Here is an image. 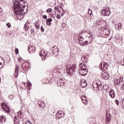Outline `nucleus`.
I'll return each instance as SVG.
<instances>
[{
	"label": "nucleus",
	"mask_w": 124,
	"mask_h": 124,
	"mask_svg": "<svg viewBox=\"0 0 124 124\" xmlns=\"http://www.w3.org/2000/svg\"><path fill=\"white\" fill-rule=\"evenodd\" d=\"M78 40L79 43L80 45H82L83 46H84V45H85L84 41H80V38H78Z\"/></svg>",
	"instance_id": "obj_26"
},
{
	"label": "nucleus",
	"mask_w": 124,
	"mask_h": 124,
	"mask_svg": "<svg viewBox=\"0 0 124 124\" xmlns=\"http://www.w3.org/2000/svg\"><path fill=\"white\" fill-rule=\"evenodd\" d=\"M86 59H87V57H86L85 56H83L81 58L82 61H84V60H86Z\"/></svg>",
	"instance_id": "obj_42"
},
{
	"label": "nucleus",
	"mask_w": 124,
	"mask_h": 124,
	"mask_svg": "<svg viewBox=\"0 0 124 124\" xmlns=\"http://www.w3.org/2000/svg\"><path fill=\"white\" fill-rule=\"evenodd\" d=\"M54 9L55 10H58V7H55Z\"/></svg>",
	"instance_id": "obj_49"
},
{
	"label": "nucleus",
	"mask_w": 124,
	"mask_h": 124,
	"mask_svg": "<svg viewBox=\"0 0 124 124\" xmlns=\"http://www.w3.org/2000/svg\"><path fill=\"white\" fill-rule=\"evenodd\" d=\"M34 26H35V28H36V29H37V30H39V29H40V26H39V24L35 23Z\"/></svg>",
	"instance_id": "obj_27"
},
{
	"label": "nucleus",
	"mask_w": 124,
	"mask_h": 124,
	"mask_svg": "<svg viewBox=\"0 0 124 124\" xmlns=\"http://www.w3.org/2000/svg\"><path fill=\"white\" fill-rule=\"evenodd\" d=\"M102 31H107V28L104 27V26H101Z\"/></svg>",
	"instance_id": "obj_36"
},
{
	"label": "nucleus",
	"mask_w": 124,
	"mask_h": 124,
	"mask_svg": "<svg viewBox=\"0 0 124 124\" xmlns=\"http://www.w3.org/2000/svg\"><path fill=\"white\" fill-rule=\"evenodd\" d=\"M57 19H61V15H57Z\"/></svg>",
	"instance_id": "obj_45"
},
{
	"label": "nucleus",
	"mask_w": 124,
	"mask_h": 124,
	"mask_svg": "<svg viewBox=\"0 0 124 124\" xmlns=\"http://www.w3.org/2000/svg\"><path fill=\"white\" fill-rule=\"evenodd\" d=\"M21 68L23 69V70L26 72L30 69V66L29 65V63L27 62H24L21 65Z\"/></svg>",
	"instance_id": "obj_7"
},
{
	"label": "nucleus",
	"mask_w": 124,
	"mask_h": 124,
	"mask_svg": "<svg viewBox=\"0 0 124 124\" xmlns=\"http://www.w3.org/2000/svg\"><path fill=\"white\" fill-rule=\"evenodd\" d=\"M88 14H89V15L92 16V15L93 14V11H92V10L89 9L88 10Z\"/></svg>",
	"instance_id": "obj_31"
},
{
	"label": "nucleus",
	"mask_w": 124,
	"mask_h": 124,
	"mask_svg": "<svg viewBox=\"0 0 124 124\" xmlns=\"http://www.w3.org/2000/svg\"><path fill=\"white\" fill-rule=\"evenodd\" d=\"M6 122V118L3 116H0V123L1 124H4Z\"/></svg>",
	"instance_id": "obj_19"
},
{
	"label": "nucleus",
	"mask_w": 124,
	"mask_h": 124,
	"mask_svg": "<svg viewBox=\"0 0 124 124\" xmlns=\"http://www.w3.org/2000/svg\"><path fill=\"white\" fill-rule=\"evenodd\" d=\"M14 75L16 78H18V75H19V66H18V65H16V71L14 73Z\"/></svg>",
	"instance_id": "obj_14"
},
{
	"label": "nucleus",
	"mask_w": 124,
	"mask_h": 124,
	"mask_svg": "<svg viewBox=\"0 0 124 124\" xmlns=\"http://www.w3.org/2000/svg\"><path fill=\"white\" fill-rule=\"evenodd\" d=\"M122 27H123V24L121 23L115 24V28H117L119 31H120V30H122Z\"/></svg>",
	"instance_id": "obj_22"
},
{
	"label": "nucleus",
	"mask_w": 124,
	"mask_h": 124,
	"mask_svg": "<svg viewBox=\"0 0 124 124\" xmlns=\"http://www.w3.org/2000/svg\"><path fill=\"white\" fill-rule=\"evenodd\" d=\"M82 100H87V96L85 95H82Z\"/></svg>",
	"instance_id": "obj_28"
},
{
	"label": "nucleus",
	"mask_w": 124,
	"mask_h": 124,
	"mask_svg": "<svg viewBox=\"0 0 124 124\" xmlns=\"http://www.w3.org/2000/svg\"><path fill=\"white\" fill-rule=\"evenodd\" d=\"M79 66L80 68V70H85L89 71V70H88V68L87 67V66L85 65V63H80L79 64Z\"/></svg>",
	"instance_id": "obj_11"
},
{
	"label": "nucleus",
	"mask_w": 124,
	"mask_h": 124,
	"mask_svg": "<svg viewBox=\"0 0 124 124\" xmlns=\"http://www.w3.org/2000/svg\"><path fill=\"white\" fill-rule=\"evenodd\" d=\"M41 31L42 32H44V28L43 26L41 27Z\"/></svg>",
	"instance_id": "obj_41"
},
{
	"label": "nucleus",
	"mask_w": 124,
	"mask_h": 124,
	"mask_svg": "<svg viewBox=\"0 0 124 124\" xmlns=\"http://www.w3.org/2000/svg\"><path fill=\"white\" fill-rule=\"evenodd\" d=\"M109 94L111 98H115L116 97V93H115V91L113 89H111L109 91Z\"/></svg>",
	"instance_id": "obj_13"
},
{
	"label": "nucleus",
	"mask_w": 124,
	"mask_h": 124,
	"mask_svg": "<svg viewBox=\"0 0 124 124\" xmlns=\"http://www.w3.org/2000/svg\"><path fill=\"white\" fill-rule=\"evenodd\" d=\"M17 115L19 117H20V118L22 117V113L21 112V111L18 112Z\"/></svg>",
	"instance_id": "obj_34"
},
{
	"label": "nucleus",
	"mask_w": 124,
	"mask_h": 124,
	"mask_svg": "<svg viewBox=\"0 0 124 124\" xmlns=\"http://www.w3.org/2000/svg\"><path fill=\"white\" fill-rule=\"evenodd\" d=\"M4 64V60L2 57H0V68H1Z\"/></svg>",
	"instance_id": "obj_21"
},
{
	"label": "nucleus",
	"mask_w": 124,
	"mask_h": 124,
	"mask_svg": "<svg viewBox=\"0 0 124 124\" xmlns=\"http://www.w3.org/2000/svg\"><path fill=\"white\" fill-rule=\"evenodd\" d=\"M82 102L84 103V104H85V105H87V104L88 103V100H82Z\"/></svg>",
	"instance_id": "obj_30"
},
{
	"label": "nucleus",
	"mask_w": 124,
	"mask_h": 124,
	"mask_svg": "<svg viewBox=\"0 0 124 124\" xmlns=\"http://www.w3.org/2000/svg\"><path fill=\"white\" fill-rule=\"evenodd\" d=\"M102 77L103 79L104 80H108L109 78H110V76L109 75V73L108 72L103 71L102 73Z\"/></svg>",
	"instance_id": "obj_8"
},
{
	"label": "nucleus",
	"mask_w": 124,
	"mask_h": 124,
	"mask_svg": "<svg viewBox=\"0 0 124 124\" xmlns=\"http://www.w3.org/2000/svg\"><path fill=\"white\" fill-rule=\"evenodd\" d=\"M110 14H111V12L108 8L102 11V15L103 16H110Z\"/></svg>",
	"instance_id": "obj_6"
},
{
	"label": "nucleus",
	"mask_w": 124,
	"mask_h": 124,
	"mask_svg": "<svg viewBox=\"0 0 124 124\" xmlns=\"http://www.w3.org/2000/svg\"><path fill=\"white\" fill-rule=\"evenodd\" d=\"M63 117H64V113L62 111L57 112L56 114V117L59 119L62 118Z\"/></svg>",
	"instance_id": "obj_10"
},
{
	"label": "nucleus",
	"mask_w": 124,
	"mask_h": 124,
	"mask_svg": "<svg viewBox=\"0 0 124 124\" xmlns=\"http://www.w3.org/2000/svg\"><path fill=\"white\" fill-rule=\"evenodd\" d=\"M123 105H124V100H123Z\"/></svg>",
	"instance_id": "obj_54"
},
{
	"label": "nucleus",
	"mask_w": 124,
	"mask_h": 124,
	"mask_svg": "<svg viewBox=\"0 0 124 124\" xmlns=\"http://www.w3.org/2000/svg\"><path fill=\"white\" fill-rule=\"evenodd\" d=\"M110 114H108V115L107 114L106 115V122L107 124H108V123H110L111 122V117H110Z\"/></svg>",
	"instance_id": "obj_23"
},
{
	"label": "nucleus",
	"mask_w": 124,
	"mask_h": 124,
	"mask_svg": "<svg viewBox=\"0 0 124 124\" xmlns=\"http://www.w3.org/2000/svg\"><path fill=\"white\" fill-rule=\"evenodd\" d=\"M35 50V48L33 46H30L28 47V51L31 54V53L34 52V51Z\"/></svg>",
	"instance_id": "obj_17"
},
{
	"label": "nucleus",
	"mask_w": 124,
	"mask_h": 124,
	"mask_svg": "<svg viewBox=\"0 0 124 124\" xmlns=\"http://www.w3.org/2000/svg\"><path fill=\"white\" fill-rule=\"evenodd\" d=\"M34 31V30H31V32H33Z\"/></svg>",
	"instance_id": "obj_52"
},
{
	"label": "nucleus",
	"mask_w": 124,
	"mask_h": 124,
	"mask_svg": "<svg viewBox=\"0 0 124 124\" xmlns=\"http://www.w3.org/2000/svg\"><path fill=\"white\" fill-rule=\"evenodd\" d=\"M26 124H32L31 123V122L27 121L26 123Z\"/></svg>",
	"instance_id": "obj_47"
},
{
	"label": "nucleus",
	"mask_w": 124,
	"mask_h": 124,
	"mask_svg": "<svg viewBox=\"0 0 124 124\" xmlns=\"http://www.w3.org/2000/svg\"><path fill=\"white\" fill-rule=\"evenodd\" d=\"M20 120L17 118V117L15 116L14 118V122H15V124H20Z\"/></svg>",
	"instance_id": "obj_25"
},
{
	"label": "nucleus",
	"mask_w": 124,
	"mask_h": 124,
	"mask_svg": "<svg viewBox=\"0 0 124 124\" xmlns=\"http://www.w3.org/2000/svg\"><path fill=\"white\" fill-rule=\"evenodd\" d=\"M15 52H16V55H18V54H19V49L17 48H16Z\"/></svg>",
	"instance_id": "obj_33"
},
{
	"label": "nucleus",
	"mask_w": 124,
	"mask_h": 124,
	"mask_svg": "<svg viewBox=\"0 0 124 124\" xmlns=\"http://www.w3.org/2000/svg\"><path fill=\"white\" fill-rule=\"evenodd\" d=\"M108 63H104L103 64V67H102V63H101L99 65V69L101 70H103V71H105V70H107L108 68Z\"/></svg>",
	"instance_id": "obj_9"
},
{
	"label": "nucleus",
	"mask_w": 124,
	"mask_h": 124,
	"mask_svg": "<svg viewBox=\"0 0 124 124\" xmlns=\"http://www.w3.org/2000/svg\"><path fill=\"white\" fill-rule=\"evenodd\" d=\"M115 103L117 104V105H119V100L118 99H116Z\"/></svg>",
	"instance_id": "obj_44"
},
{
	"label": "nucleus",
	"mask_w": 124,
	"mask_h": 124,
	"mask_svg": "<svg viewBox=\"0 0 124 124\" xmlns=\"http://www.w3.org/2000/svg\"><path fill=\"white\" fill-rule=\"evenodd\" d=\"M84 33H85V32H84V31H81L80 32L79 34H78V36H79V37H78L79 38H80V41H84V42H88L89 41V43H91V42L92 41V40L93 39V32H90L89 33V36H86L85 37V39H87V38L88 39V40H87L86 41H84V37H83V36H81L82 34H84Z\"/></svg>",
	"instance_id": "obj_3"
},
{
	"label": "nucleus",
	"mask_w": 124,
	"mask_h": 124,
	"mask_svg": "<svg viewBox=\"0 0 124 124\" xmlns=\"http://www.w3.org/2000/svg\"><path fill=\"white\" fill-rule=\"evenodd\" d=\"M51 16L52 18H55L56 17V14H51Z\"/></svg>",
	"instance_id": "obj_40"
},
{
	"label": "nucleus",
	"mask_w": 124,
	"mask_h": 124,
	"mask_svg": "<svg viewBox=\"0 0 124 124\" xmlns=\"http://www.w3.org/2000/svg\"><path fill=\"white\" fill-rule=\"evenodd\" d=\"M23 60L22 59L21 57L18 58V61L19 62H22Z\"/></svg>",
	"instance_id": "obj_38"
},
{
	"label": "nucleus",
	"mask_w": 124,
	"mask_h": 124,
	"mask_svg": "<svg viewBox=\"0 0 124 124\" xmlns=\"http://www.w3.org/2000/svg\"><path fill=\"white\" fill-rule=\"evenodd\" d=\"M76 64H74L72 66L70 64L66 65V70L68 75H69V76H73V73H74L75 70H76Z\"/></svg>",
	"instance_id": "obj_2"
},
{
	"label": "nucleus",
	"mask_w": 124,
	"mask_h": 124,
	"mask_svg": "<svg viewBox=\"0 0 124 124\" xmlns=\"http://www.w3.org/2000/svg\"><path fill=\"white\" fill-rule=\"evenodd\" d=\"M52 21H53V19H52L51 18H47L46 20V24L47 26H50V24H51V22H52Z\"/></svg>",
	"instance_id": "obj_24"
},
{
	"label": "nucleus",
	"mask_w": 124,
	"mask_h": 124,
	"mask_svg": "<svg viewBox=\"0 0 124 124\" xmlns=\"http://www.w3.org/2000/svg\"><path fill=\"white\" fill-rule=\"evenodd\" d=\"M40 57H42L43 58H45V57H46V56H47V52H45V51L44 50H42L41 51V52L40 53Z\"/></svg>",
	"instance_id": "obj_20"
},
{
	"label": "nucleus",
	"mask_w": 124,
	"mask_h": 124,
	"mask_svg": "<svg viewBox=\"0 0 124 124\" xmlns=\"http://www.w3.org/2000/svg\"><path fill=\"white\" fill-rule=\"evenodd\" d=\"M39 106L40 107V108H44V107H42V105H41L39 103H38Z\"/></svg>",
	"instance_id": "obj_46"
},
{
	"label": "nucleus",
	"mask_w": 124,
	"mask_h": 124,
	"mask_svg": "<svg viewBox=\"0 0 124 124\" xmlns=\"http://www.w3.org/2000/svg\"><path fill=\"white\" fill-rule=\"evenodd\" d=\"M64 13H65V12H63V13L61 15V16H63V15H64Z\"/></svg>",
	"instance_id": "obj_50"
},
{
	"label": "nucleus",
	"mask_w": 124,
	"mask_h": 124,
	"mask_svg": "<svg viewBox=\"0 0 124 124\" xmlns=\"http://www.w3.org/2000/svg\"><path fill=\"white\" fill-rule=\"evenodd\" d=\"M1 107L4 111H5L7 113H10V109H9V107L4 103H2L1 104Z\"/></svg>",
	"instance_id": "obj_5"
},
{
	"label": "nucleus",
	"mask_w": 124,
	"mask_h": 124,
	"mask_svg": "<svg viewBox=\"0 0 124 124\" xmlns=\"http://www.w3.org/2000/svg\"><path fill=\"white\" fill-rule=\"evenodd\" d=\"M121 89L122 90V91H124V83L122 84Z\"/></svg>",
	"instance_id": "obj_37"
},
{
	"label": "nucleus",
	"mask_w": 124,
	"mask_h": 124,
	"mask_svg": "<svg viewBox=\"0 0 124 124\" xmlns=\"http://www.w3.org/2000/svg\"><path fill=\"white\" fill-rule=\"evenodd\" d=\"M79 74L81 76H86L87 74V72L89 71H86L85 70H79Z\"/></svg>",
	"instance_id": "obj_16"
},
{
	"label": "nucleus",
	"mask_w": 124,
	"mask_h": 124,
	"mask_svg": "<svg viewBox=\"0 0 124 124\" xmlns=\"http://www.w3.org/2000/svg\"><path fill=\"white\" fill-rule=\"evenodd\" d=\"M112 23H113V24H115V23H114V20L112 21Z\"/></svg>",
	"instance_id": "obj_55"
},
{
	"label": "nucleus",
	"mask_w": 124,
	"mask_h": 124,
	"mask_svg": "<svg viewBox=\"0 0 124 124\" xmlns=\"http://www.w3.org/2000/svg\"><path fill=\"white\" fill-rule=\"evenodd\" d=\"M43 19H47V16L46 15H44L43 16Z\"/></svg>",
	"instance_id": "obj_43"
},
{
	"label": "nucleus",
	"mask_w": 124,
	"mask_h": 124,
	"mask_svg": "<svg viewBox=\"0 0 124 124\" xmlns=\"http://www.w3.org/2000/svg\"><path fill=\"white\" fill-rule=\"evenodd\" d=\"M6 26L7 27H8V28L9 29L10 28H11V24H10V23H8L6 24Z\"/></svg>",
	"instance_id": "obj_35"
},
{
	"label": "nucleus",
	"mask_w": 124,
	"mask_h": 124,
	"mask_svg": "<svg viewBox=\"0 0 124 124\" xmlns=\"http://www.w3.org/2000/svg\"><path fill=\"white\" fill-rule=\"evenodd\" d=\"M95 24L97 25H100L101 24V20H98L95 21Z\"/></svg>",
	"instance_id": "obj_29"
},
{
	"label": "nucleus",
	"mask_w": 124,
	"mask_h": 124,
	"mask_svg": "<svg viewBox=\"0 0 124 124\" xmlns=\"http://www.w3.org/2000/svg\"><path fill=\"white\" fill-rule=\"evenodd\" d=\"M25 27V31H28V30H29V28H28V27H26V24H25L24 25Z\"/></svg>",
	"instance_id": "obj_48"
},
{
	"label": "nucleus",
	"mask_w": 124,
	"mask_h": 124,
	"mask_svg": "<svg viewBox=\"0 0 124 124\" xmlns=\"http://www.w3.org/2000/svg\"><path fill=\"white\" fill-rule=\"evenodd\" d=\"M89 124H95L93 122H91Z\"/></svg>",
	"instance_id": "obj_51"
},
{
	"label": "nucleus",
	"mask_w": 124,
	"mask_h": 124,
	"mask_svg": "<svg viewBox=\"0 0 124 124\" xmlns=\"http://www.w3.org/2000/svg\"><path fill=\"white\" fill-rule=\"evenodd\" d=\"M122 65H124V64H122Z\"/></svg>",
	"instance_id": "obj_58"
},
{
	"label": "nucleus",
	"mask_w": 124,
	"mask_h": 124,
	"mask_svg": "<svg viewBox=\"0 0 124 124\" xmlns=\"http://www.w3.org/2000/svg\"><path fill=\"white\" fill-rule=\"evenodd\" d=\"M47 13H51L52 12V9L49 8L46 10Z\"/></svg>",
	"instance_id": "obj_32"
},
{
	"label": "nucleus",
	"mask_w": 124,
	"mask_h": 124,
	"mask_svg": "<svg viewBox=\"0 0 124 124\" xmlns=\"http://www.w3.org/2000/svg\"><path fill=\"white\" fill-rule=\"evenodd\" d=\"M63 11L64 12V10H63Z\"/></svg>",
	"instance_id": "obj_57"
},
{
	"label": "nucleus",
	"mask_w": 124,
	"mask_h": 124,
	"mask_svg": "<svg viewBox=\"0 0 124 124\" xmlns=\"http://www.w3.org/2000/svg\"><path fill=\"white\" fill-rule=\"evenodd\" d=\"M114 85L115 87H118L121 85V80L120 79H115L114 81Z\"/></svg>",
	"instance_id": "obj_15"
},
{
	"label": "nucleus",
	"mask_w": 124,
	"mask_h": 124,
	"mask_svg": "<svg viewBox=\"0 0 124 124\" xmlns=\"http://www.w3.org/2000/svg\"><path fill=\"white\" fill-rule=\"evenodd\" d=\"M56 69L59 73H61L62 72H63L64 68H63L62 65H58L56 67Z\"/></svg>",
	"instance_id": "obj_12"
},
{
	"label": "nucleus",
	"mask_w": 124,
	"mask_h": 124,
	"mask_svg": "<svg viewBox=\"0 0 124 124\" xmlns=\"http://www.w3.org/2000/svg\"><path fill=\"white\" fill-rule=\"evenodd\" d=\"M28 83L29 84V85H31V83L30 81H29Z\"/></svg>",
	"instance_id": "obj_53"
},
{
	"label": "nucleus",
	"mask_w": 124,
	"mask_h": 124,
	"mask_svg": "<svg viewBox=\"0 0 124 124\" xmlns=\"http://www.w3.org/2000/svg\"><path fill=\"white\" fill-rule=\"evenodd\" d=\"M81 88H86L87 86H88V83L86 81V80H82V83L80 84Z\"/></svg>",
	"instance_id": "obj_18"
},
{
	"label": "nucleus",
	"mask_w": 124,
	"mask_h": 124,
	"mask_svg": "<svg viewBox=\"0 0 124 124\" xmlns=\"http://www.w3.org/2000/svg\"><path fill=\"white\" fill-rule=\"evenodd\" d=\"M93 88L94 90L98 91L100 88L102 87V85H101V82H93L92 84Z\"/></svg>",
	"instance_id": "obj_4"
},
{
	"label": "nucleus",
	"mask_w": 124,
	"mask_h": 124,
	"mask_svg": "<svg viewBox=\"0 0 124 124\" xmlns=\"http://www.w3.org/2000/svg\"><path fill=\"white\" fill-rule=\"evenodd\" d=\"M25 1L23 0H13V8L14 10V14L19 20L24 19V15L27 14L29 7L25 4Z\"/></svg>",
	"instance_id": "obj_1"
},
{
	"label": "nucleus",
	"mask_w": 124,
	"mask_h": 124,
	"mask_svg": "<svg viewBox=\"0 0 124 124\" xmlns=\"http://www.w3.org/2000/svg\"><path fill=\"white\" fill-rule=\"evenodd\" d=\"M9 97L10 99H13V97H14V95H10Z\"/></svg>",
	"instance_id": "obj_39"
},
{
	"label": "nucleus",
	"mask_w": 124,
	"mask_h": 124,
	"mask_svg": "<svg viewBox=\"0 0 124 124\" xmlns=\"http://www.w3.org/2000/svg\"><path fill=\"white\" fill-rule=\"evenodd\" d=\"M54 48H55V46H53V47H52L53 49H54Z\"/></svg>",
	"instance_id": "obj_56"
}]
</instances>
